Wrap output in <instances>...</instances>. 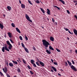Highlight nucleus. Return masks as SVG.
Masks as SVG:
<instances>
[{"instance_id":"obj_34","label":"nucleus","mask_w":77,"mask_h":77,"mask_svg":"<svg viewBox=\"0 0 77 77\" xmlns=\"http://www.w3.org/2000/svg\"><path fill=\"white\" fill-rule=\"evenodd\" d=\"M25 38L26 39V41H27L28 40V38L26 36V35H25Z\"/></svg>"},{"instance_id":"obj_38","label":"nucleus","mask_w":77,"mask_h":77,"mask_svg":"<svg viewBox=\"0 0 77 77\" xmlns=\"http://www.w3.org/2000/svg\"><path fill=\"white\" fill-rule=\"evenodd\" d=\"M19 38H20V40H21V41L23 40V38H22V37H21V36H20Z\"/></svg>"},{"instance_id":"obj_30","label":"nucleus","mask_w":77,"mask_h":77,"mask_svg":"<svg viewBox=\"0 0 77 77\" xmlns=\"http://www.w3.org/2000/svg\"><path fill=\"white\" fill-rule=\"evenodd\" d=\"M35 63L38 66H40V64H39V63H38V62H36Z\"/></svg>"},{"instance_id":"obj_53","label":"nucleus","mask_w":77,"mask_h":77,"mask_svg":"<svg viewBox=\"0 0 77 77\" xmlns=\"http://www.w3.org/2000/svg\"><path fill=\"white\" fill-rule=\"evenodd\" d=\"M6 65H7V66H9V64H8V62H7L6 63Z\"/></svg>"},{"instance_id":"obj_52","label":"nucleus","mask_w":77,"mask_h":77,"mask_svg":"<svg viewBox=\"0 0 77 77\" xmlns=\"http://www.w3.org/2000/svg\"><path fill=\"white\" fill-rule=\"evenodd\" d=\"M75 53H76V54H77V50H75Z\"/></svg>"},{"instance_id":"obj_18","label":"nucleus","mask_w":77,"mask_h":77,"mask_svg":"<svg viewBox=\"0 0 77 77\" xmlns=\"http://www.w3.org/2000/svg\"><path fill=\"white\" fill-rule=\"evenodd\" d=\"M12 62L14 64H15L16 65H17V64H18V62H17V61L12 60Z\"/></svg>"},{"instance_id":"obj_56","label":"nucleus","mask_w":77,"mask_h":77,"mask_svg":"<svg viewBox=\"0 0 77 77\" xmlns=\"http://www.w3.org/2000/svg\"><path fill=\"white\" fill-rule=\"evenodd\" d=\"M51 60L52 63H53V60L51 59Z\"/></svg>"},{"instance_id":"obj_36","label":"nucleus","mask_w":77,"mask_h":77,"mask_svg":"<svg viewBox=\"0 0 77 77\" xmlns=\"http://www.w3.org/2000/svg\"><path fill=\"white\" fill-rule=\"evenodd\" d=\"M29 72H30V74H31L32 75V74L34 73L33 72H32V71H30H30H29Z\"/></svg>"},{"instance_id":"obj_2","label":"nucleus","mask_w":77,"mask_h":77,"mask_svg":"<svg viewBox=\"0 0 77 77\" xmlns=\"http://www.w3.org/2000/svg\"><path fill=\"white\" fill-rule=\"evenodd\" d=\"M8 45L6 44H5V47H3L2 49V51L3 52H5V50L7 51H9V50L8 49V48L7 47Z\"/></svg>"},{"instance_id":"obj_23","label":"nucleus","mask_w":77,"mask_h":77,"mask_svg":"<svg viewBox=\"0 0 77 77\" xmlns=\"http://www.w3.org/2000/svg\"><path fill=\"white\" fill-rule=\"evenodd\" d=\"M59 1H60V2H61L63 4V5H65V2L63 0H59Z\"/></svg>"},{"instance_id":"obj_64","label":"nucleus","mask_w":77,"mask_h":77,"mask_svg":"<svg viewBox=\"0 0 77 77\" xmlns=\"http://www.w3.org/2000/svg\"><path fill=\"white\" fill-rule=\"evenodd\" d=\"M77 5V3H76V4H75V5Z\"/></svg>"},{"instance_id":"obj_14","label":"nucleus","mask_w":77,"mask_h":77,"mask_svg":"<svg viewBox=\"0 0 77 77\" xmlns=\"http://www.w3.org/2000/svg\"><path fill=\"white\" fill-rule=\"evenodd\" d=\"M47 10L48 11L47 13L48 15H50V10L48 9H47Z\"/></svg>"},{"instance_id":"obj_4","label":"nucleus","mask_w":77,"mask_h":77,"mask_svg":"<svg viewBox=\"0 0 77 77\" xmlns=\"http://www.w3.org/2000/svg\"><path fill=\"white\" fill-rule=\"evenodd\" d=\"M25 17H26V18L27 19V20L29 21V22H31V23H32V20H30V17H29L28 16V15L27 14H25Z\"/></svg>"},{"instance_id":"obj_25","label":"nucleus","mask_w":77,"mask_h":77,"mask_svg":"<svg viewBox=\"0 0 77 77\" xmlns=\"http://www.w3.org/2000/svg\"><path fill=\"white\" fill-rule=\"evenodd\" d=\"M7 44L8 45H11V44L10 43V42H9V41H7Z\"/></svg>"},{"instance_id":"obj_12","label":"nucleus","mask_w":77,"mask_h":77,"mask_svg":"<svg viewBox=\"0 0 77 77\" xmlns=\"http://www.w3.org/2000/svg\"><path fill=\"white\" fill-rule=\"evenodd\" d=\"M40 64L41 65H42V66L43 67L44 66V63L42 62H40Z\"/></svg>"},{"instance_id":"obj_44","label":"nucleus","mask_w":77,"mask_h":77,"mask_svg":"<svg viewBox=\"0 0 77 77\" xmlns=\"http://www.w3.org/2000/svg\"><path fill=\"white\" fill-rule=\"evenodd\" d=\"M54 65H58L57 63V62H54Z\"/></svg>"},{"instance_id":"obj_39","label":"nucleus","mask_w":77,"mask_h":77,"mask_svg":"<svg viewBox=\"0 0 77 77\" xmlns=\"http://www.w3.org/2000/svg\"><path fill=\"white\" fill-rule=\"evenodd\" d=\"M68 32L69 33H70V34H71L72 35H73V32L71 33V31H70L69 30L68 31Z\"/></svg>"},{"instance_id":"obj_59","label":"nucleus","mask_w":77,"mask_h":77,"mask_svg":"<svg viewBox=\"0 0 77 77\" xmlns=\"http://www.w3.org/2000/svg\"><path fill=\"white\" fill-rule=\"evenodd\" d=\"M67 39H68V40H69V38L68 37H67Z\"/></svg>"},{"instance_id":"obj_22","label":"nucleus","mask_w":77,"mask_h":77,"mask_svg":"<svg viewBox=\"0 0 77 77\" xmlns=\"http://www.w3.org/2000/svg\"><path fill=\"white\" fill-rule=\"evenodd\" d=\"M50 40L52 41H54V38L51 36L50 38Z\"/></svg>"},{"instance_id":"obj_20","label":"nucleus","mask_w":77,"mask_h":77,"mask_svg":"<svg viewBox=\"0 0 77 77\" xmlns=\"http://www.w3.org/2000/svg\"><path fill=\"white\" fill-rule=\"evenodd\" d=\"M21 8H25V5L23 4H21Z\"/></svg>"},{"instance_id":"obj_57","label":"nucleus","mask_w":77,"mask_h":77,"mask_svg":"<svg viewBox=\"0 0 77 77\" xmlns=\"http://www.w3.org/2000/svg\"><path fill=\"white\" fill-rule=\"evenodd\" d=\"M51 71L52 72H54V71H53V70L52 69L51 70Z\"/></svg>"},{"instance_id":"obj_50","label":"nucleus","mask_w":77,"mask_h":77,"mask_svg":"<svg viewBox=\"0 0 77 77\" xmlns=\"http://www.w3.org/2000/svg\"><path fill=\"white\" fill-rule=\"evenodd\" d=\"M52 22L54 23V21H55V20H54V18H52Z\"/></svg>"},{"instance_id":"obj_46","label":"nucleus","mask_w":77,"mask_h":77,"mask_svg":"<svg viewBox=\"0 0 77 77\" xmlns=\"http://www.w3.org/2000/svg\"><path fill=\"white\" fill-rule=\"evenodd\" d=\"M32 49L34 50V51H36V48H35V47H34L33 48H32Z\"/></svg>"},{"instance_id":"obj_62","label":"nucleus","mask_w":77,"mask_h":77,"mask_svg":"<svg viewBox=\"0 0 77 77\" xmlns=\"http://www.w3.org/2000/svg\"><path fill=\"white\" fill-rule=\"evenodd\" d=\"M42 29H44V27L43 26H42Z\"/></svg>"},{"instance_id":"obj_7","label":"nucleus","mask_w":77,"mask_h":77,"mask_svg":"<svg viewBox=\"0 0 77 77\" xmlns=\"http://www.w3.org/2000/svg\"><path fill=\"white\" fill-rule=\"evenodd\" d=\"M16 30L17 32H18L19 33H21V32H20V29H18L17 27L16 28Z\"/></svg>"},{"instance_id":"obj_24","label":"nucleus","mask_w":77,"mask_h":77,"mask_svg":"<svg viewBox=\"0 0 77 77\" xmlns=\"http://www.w3.org/2000/svg\"><path fill=\"white\" fill-rule=\"evenodd\" d=\"M30 61H31V63L32 64H33L34 63H35V61H34V60H31Z\"/></svg>"},{"instance_id":"obj_5","label":"nucleus","mask_w":77,"mask_h":77,"mask_svg":"<svg viewBox=\"0 0 77 77\" xmlns=\"http://www.w3.org/2000/svg\"><path fill=\"white\" fill-rule=\"evenodd\" d=\"M70 68L72 69H73L74 71L76 72L77 71V69L75 68V66H73V65H72L70 66Z\"/></svg>"},{"instance_id":"obj_49","label":"nucleus","mask_w":77,"mask_h":77,"mask_svg":"<svg viewBox=\"0 0 77 77\" xmlns=\"http://www.w3.org/2000/svg\"><path fill=\"white\" fill-rule=\"evenodd\" d=\"M77 1V0H74L73 1L74 3H76Z\"/></svg>"},{"instance_id":"obj_16","label":"nucleus","mask_w":77,"mask_h":77,"mask_svg":"<svg viewBox=\"0 0 77 77\" xmlns=\"http://www.w3.org/2000/svg\"><path fill=\"white\" fill-rule=\"evenodd\" d=\"M24 50L25 51H26V53H29V50H28V49H27V48H24Z\"/></svg>"},{"instance_id":"obj_8","label":"nucleus","mask_w":77,"mask_h":77,"mask_svg":"<svg viewBox=\"0 0 77 77\" xmlns=\"http://www.w3.org/2000/svg\"><path fill=\"white\" fill-rule=\"evenodd\" d=\"M51 68L55 72H56V71H57V70L56 69V68L53 66H51Z\"/></svg>"},{"instance_id":"obj_6","label":"nucleus","mask_w":77,"mask_h":77,"mask_svg":"<svg viewBox=\"0 0 77 77\" xmlns=\"http://www.w3.org/2000/svg\"><path fill=\"white\" fill-rule=\"evenodd\" d=\"M7 34L9 38H12V33L11 32H8Z\"/></svg>"},{"instance_id":"obj_35","label":"nucleus","mask_w":77,"mask_h":77,"mask_svg":"<svg viewBox=\"0 0 77 77\" xmlns=\"http://www.w3.org/2000/svg\"><path fill=\"white\" fill-rule=\"evenodd\" d=\"M35 2H36L37 3H40L39 2V1L38 0H36L35 1Z\"/></svg>"},{"instance_id":"obj_61","label":"nucleus","mask_w":77,"mask_h":77,"mask_svg":"<svg viewBox=\"0 0 77 77\" xmlns=\"http://www.w3.org/2000/svg\"><path fill=\"white\" fill-rule=\"evenodd\" d=\"M38 62H39L40 63V62H41V61H40L39 60H38Z\"/></svg>"},{"instance_id":"obj_1","label":"nucleus","mask_w":77,"mask_h":77,"mask_svg":"<svg viewBox=\"0 0 77 77\" xmlns=\"http://www.w3.org/2000/svg\"><path fill=\"white\" fill-rule=\"evenodd\" d=\"M42 42H43V45L45 47V50H47V47H48V45H50V43L45 40H43Z\"/></svg>"},{"instance_id":"obj_54","label":"nucleus","mask_w":77,"mask_h":77,"mask_svg":"<svg viewBox=\"0 0 77 77\" xmlns=\"http://www.w3.org/2000/svg\"><path fill=\"white\" fill-rule=\"evenodd\" d=\"M19 2L20 4H21V0H19Z\"/></svg>"},{"instance_id":"obj_33","label":"nucleus","mask_w":77,"mask_h":77,"mask_svg":"<svg viewBox=\"0 0 77 77\" xmlns=\"http://www.w3.org/2000/svg\"><path fill=\"white\" fill-rule=\"evenodd\" d=\"M11 26L13 27H15V25L13 23H11Z\"/></svg>"},{"instance_id":"obj_15","label":"nucleus","mask_w":77,"mask_h":77,"mask_svg":"<svg viewBox=\"0 0 77 77\" xmlns=\"http://www.w3.org/2000/svg\"><path fill=\"white\" fill-rule=\"evenodd\" d=\"M7 8L8 9V11H11V9H12L11 7L9 6H8L7 7Z\"/></svg>"},{"instance_id":"obj_41","label":"nucleus","mask_w":77,"mask_h":77,"mask_svg":"<svg viewBox=\"0 0 77 77\" xmlns=\"http://www.w3.org/2000/svg\"><path fill=\"white\" fill-rule=\"evenodd\" d=\"M33 65V66H34V67H36V65L35 64V63H34L33 64H32Z\"/></svg>"},{"instance_id":"obj_37","label":"nucleus","mask_w":77,"mask_h":77,"mask_svg":"<svg viewBox=\"0 0 77 77\" xmlns=\"http://www.w3.org/2000/svg\"><path fill=\"white\" fill-rule=\"evenodd\" d=\"M22 60L24 63H25V64H26V61H25V60L24 59H23Z\"/></svg>"},{"instance_id":"obj_28","label":"nucleus","mask_w":77,"mask_h":77,"mask_svg":"<svg viewBox=\"0 0 77 77\" xmlns=\"http://www.w3.org/2000/svg\"><path fill=\"white\" fill-rule=\"evenodd\" d=\"M21 45H22V47H23V48H26L25 47V46H24V44H23V43H21Z\"/></svg>"},{"instance_id":"obj_32","label":"nucleus","mask_w":77,"mask_h":77,"mask_svg":"<svg viewBox=\"0 0 77 77\" xmlns=\"http://www.w3.org/2000/svg\"><path fill=\"white\" fill-rule=\"evenodd\" d=\"M28 2L30 4V5H33V4L32 3V2H31L30 0H28Z\"/></svg>"},{"instance_id":"obj_42","label":"nucleus","mask_w":77,"mask_h":77,"mask_svg":"<svg viewBox=\"0 0 77 77\" xmlns=\"http://www.w3.org/2000/svg\"><path fill=\"white\" fill-rule=\"evenodd\" d=\"M0 74H1V76L2 75L4 76V75H3V74L2 72H0Z\"/></svg>"},{"instance_id":"obj_13","label":"nucleus","mask_w":77,"mask_h":77,"mask_svg":"<svg viewBox=\"0 0 77 77\" xmlns=\"http://www.w3.org/2000/svg\"><path fill=\"white\" fill-rule=\"evenodd\" d=\"M12 48V45H9V46L8 47V49H9V50H11Z\"/></svg>"},{"instance_id":"obj_29","label":"nucleus","mask_w":77,"mask_h":77,"mask_svg":"<svg viewBox=\"0 0 77 77\" xmlns=\"http://www.w3.org/2000/svg\"><path fill=\"white\" fill-rule=\"evenodd\" d=\"M17 71L19 72H21V71L20 70V69L19 68H17Z\"/></svg>"},{"instance_id":"obj_48","label":"nucleus","mask_w":77,"mask_h":77,"mask_svg":"<svg viewBox=\"0 0 77 77\" xmlns=\"http://www.w3.org/2000/svg\"><path fill=\"white\" fill-rule=\"evenodd\" d=\"M72 64L73 65L75 64V63H74V62L73 60H72Z\"/></svg>"},{"instance_id":"obj_3","label":"nucleus","mask_w":77,"mask_h":77,"mask_svg":"<svg viewBox=\"0 0 77 77\" xmlns=\"http://www.w3.org/2000/svg\"><path fill=\"white\" fill-rule=\"evenodd\" d=\"M5 69L4 68H3L2 69V70H3L4 72H5V74H6V75H7V77H11L10 75H9V74H8V73H6V72H7V71H8V69H7V68L6 67H5Z\"/></svg>"},{"instance_id":"obj_17","label":"nucleus","mask_w":77,"mask_h":77,"mask_svg":"<svg viewBox=\"0 0 77 77\" xmlns=\"http://www.w3.org/2000/svg\"><path fill=\"white\" fill-rule=\"evenodd\" d=\"M46 51L48 53V54H51V52H50V51H49L48 50H46Z\"/></svg>"},{"instance_id":"obj_60","label":"nucleus","mask_w":77,"mask_h":77,"mask_svg":"<svg viewBox=\"0 0 77 77\" xmlns=\"http://www.w3.org/2000/svg\"><path fill=\"white\" fill-rule=\"evenodd\" d=\"M4 37H5V38H6V35H5Z\"/></svg>"},{"instance_id":"obj_11","label":"nucleus","mask_w":77,"mask_h":77,"mask_svg":"<svg viewBox=\"0 0 77 77\" xmlns=\"http://www.w3.org/2000/svg\"><path fill=\"white\" fill-rule=\"evenodd\" d=\"M73 31L75 35H77V30L76 29H74Z\"/></svg>"},{"instance_id":"obj_31","label":"nucleus","mask_w":77,"mask_h":77,"mask_svg":"<svg viewBox=\"0 0 77 77\" xmlns=\"http://www.w3.org/2000/svg\"><path fill=\"white\" fill-rule=\"evenodd\" d=\"M53 6L54 7H55V8H57V9H58V10H60V8H59V7L57 6H56L55 5H54Z\"/></svg>"},{"instance_id":"obj_40","label":"nucleus","mask_w":77,"mask_h":77,"mask_svg":"<svg viewBox=\"0 0 77 77\" xmlns=\"http://www.w3.org/2000/svg\"><path fill=\"white\" fill-rule=\"evenodd\" d=\"M64 29L65 30H66V31H69V29H68V28H64Z\"/></svg>"},{"instance_id":"obj_45","label":"nucleus","mask_w":77,"mask_h":77,"mask_svg":"<svg viewBox=\"0 0 77 77\" xmlns=\"http://www.w3.org/2000/svg\"><path fill=\"white\" fill-rule=\"evenodd\" d=\"M68 14H70V12H69V11L68 10H66Z\"/></svg>"},{"instance_id":"obj_10","label":"nucleus","mask_w":77,"mask_h":77,"mask_svg":"<svg viewBox=\"0 0 77 77\" xmlns=\"http://www.w3.org/2000/svg\"><path fill=\"white\" fill-rule=\"evenodd\" d=\"M67 61L69 66H71V65H72V63L71 62H70L69 61V60H67Z\"/></svg>"},{"instance_id":"obj_43","label":"nucleus","mask_w":77,"mask_h":77,"mask_svg":"<svg viewBox=\"0 0 77 77\" xmlns=\"http://www.w3.org/2000/svg\"><path fill=\"white\" fill-rule=\"evenodd\" d=\"M56 50L57 51H58V52H60V50L57 49V48L56 49Z\"/></svg>"},{"instance_id":"obj_51","label":"nucleus","mask_w":77,"mask_h":77,"mask_svg":"<svg viewBox=\"0 0 77 77\" xmlns=\"http://www.w3.org/2000/svg\"><path fill=\"white\" fill-rule=\"evenodd\" d=\"M10 41L11 42H12V44H14V42H13V41H12V40L11 39L10 40Z\"/></svg>"},{"instance_id":"obj_58","label":"nucleus","mask_w":77,"mask_h":77,"mask_svg":"<svg viewBox=\"0 0 77 77\" xmlns=\"http://www.w3.org/2000/svg\"><path fill=\"white\" fill-rule=\"evenodd\" d=\"M55 24L56 25H57V22H55Z\"/></svg>"},{"instance_id":"obj_47","label":"nucleus","mask_w":77,"mask_h":77,"mask_svg":"<svg viewBox=\"0 0 77 77\" xmlns=\"http://www.w3.org/2000/svg\"><path fill=\"white\" fill-rule=\"evenodd\" d=\"M65 64L66 66H67L68 65V63H67V62H65Z\"/></svg>"},{"instance_id":"obj_21","label":"nucleus","mask_w":77,"mask_h":77,"mask_svg":"<svg viewBox=\"0 0 77 77\" xmlns=\"http://www.w3.org/2000/svg\"><path fill=\"white\" fill-rule=\"evenodd\" d=\"M49 48L50 50H53V51L54 50V48H53L51 46H49Z\"/></svg>"},{"instance_id":"obj_27","label":"nucleus","mask_w":77,"mask_h":77,"mask_svg":"<svg viewBox=\"0 0 77 77\" xmlns=\"http://www.w3.org/2000/svg\"><path fill=\"white\" fill-rule=\"evenodd\" d=\"M40 9L41 11H42V12L43 13V14H45V12L44 11V10H43V9H42V8H40Z\"/></svg>"},{"instance_id":"obj_9","label":"nucleus","mask_w":77,"mask_h":77,"mask_svg":"<svg viewBox=\"0 0 77 77\" xmlns=\"http://www.w3.org/2000/svg\"><path fill=\"white\" fill-rule=\"evenodd\" d=\"M0 28H1V29L2 30V29H3V28H4V26H3V25H2V24L0 23Z\"/></svg>"},{"instance_id":"obj_55","label":"nucleus","mask_w":77,"mask_h":77,"mask_svg":"<svg viewBox=\"0 0 77 77\" xmlns=\"http://www.w3.org/2000/svg\"><path fill=\"white\" fill-rule=\"evenodd\" d=\"M58 75H59V76H62V75L60 74V73H58Z\"/></svg>"},{"instance_id":"obj_26","label":"nucleus","mask_w":77,"mask_h":77,"mask_svg":"<svg viewBox=\"0 0 77 77\" xmlns=\"http://www.w3.org/2000/svg\"><path fill=\"white\" fill-rule=\"evenodd\" d=\"M27 67V68H28L29 69H32V67H30V66L29 65H28Z\"/></svg>"},{"instance_id":"obj_63","label":"nucleus","mask_w":77,"mask_h":77,"mask_svg":"<svg viewBox=\"0 0 77 77\" xmlns=\"http://www.w3.org/2000/svg\"><path fill=\"white\" fill-rule=\"evenodd\" d=\"M75 44H77V42H76V43H75Z\"/></svg>"},{"instance_id":"obj_19","label":"nucleus","mask_w":77,"mask_h":77,"mask_svg":"<svg viewBox=\"0 0 77 77\" xmlns=\"http://www.w3.org/2000/svg\"><path fill=\"white\" fill-rule=\"evenodd\" d=\"M9 65L10 66H14V64L11 63H9Z\"/></svg>"}]
</instances>
